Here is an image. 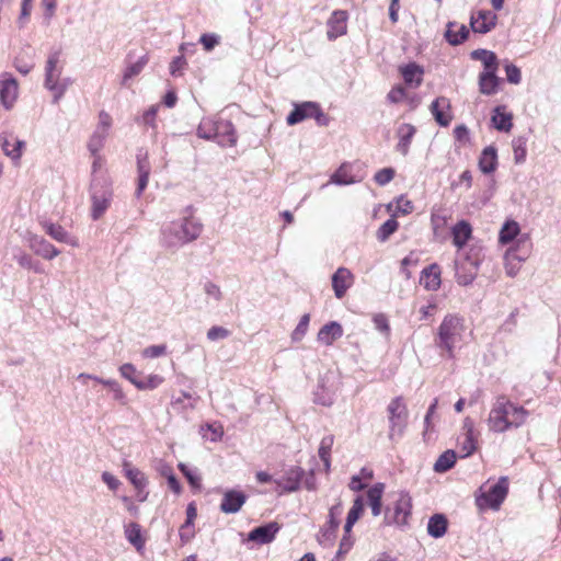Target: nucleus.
<instances>
[{
  "instance_id": "1",
  "label": "nucleus",
  "mask_w": 561,
  "mask_h": 561,
  "mask_svg": "<svg viewBox=\"0 0 561 561\" xmlns=\"http://www.w3.org/2000/svg\"><path fill=\"white\" fill-rule=\"evenodd\" d=\"M528 417V411L505 397H499L493 403L486 420L492 433H504L522 426Z\"/></svg>"
},
{
  "instance_id": "2",
  "label": "nucleus",
  "mask_w": 561,
  "mask_h": 561,
  "mask_svg": "<svg viewBox=\"0 0 561 561\" xmlns=\"http://www.w3.org/2000/svg\"><path fill=\"white\" fill-rule=\"evenodd\" d=\"M203 225L192 214L172 220L161 228V243L168 249H179L194 240L202 233Z\"/></svg>"
},
{
  "instance_id": "3",
  "label": "nucleus",
  "mask_w": 561,
  "mask_h": 561,
  "mask_svg": "<svg viewBox=\"0 0 561 561\" xmlns=\"http://www.w3.org/2000/svg\"><path fill=\"white\" fill-rule=\"evenodd\" d=\"M466 332L465 320L456 314H447L437 328L436 345L446 352L449 358L455 356V350L462 343Z\"/></svg>"
},
{
  "instance_id": "4",
  "label": "nucleus",
  "mask_w": 561,
  "mask_h": 561,
  "mask_svg": "<svg viewBox=\"0 0 561 561\" xmlns=\"http://www.w3.org/2000/svg\"><path fill=\"white\" fill-rule=\"evenodd\" d=\"M64 62L59 53L51 54L45 67V88L53 92V102L58 103L67 89L71 85L70 78H61Z\"/></svg>"
},
{
  "instance_id": "5",
  "label": "nucleus",
  "mask_w": 561,
  "mask_h": 561,
  "mask_svg": "<svg viewBox=\"0 0 561 561\" xmlns=\"http://www.w3.org/2000/svg\"><path fill=\"white\" fill-rule=\"evenodd\" d=\"M389 438L400 437L408 424V408L401 397L392 399L388 407Z\"/></svg>"
},
{
  "instance_id": "6",
  "label": "nucleus",
  "mask_w": 561,
  "mask_h": 561,
  "mask_svg": "<svg viewBox=\"0 0 561 561\" xmlns=\"http://www.w3.org/2000/svg\"><path fill=\"white\" fill-rule=\"evenodd\" d=\"M411 497L409 494L400 492L397 494V499L393 506H389L385 512V523L387 525L403 526L408 523L411 515Z\"/></svg>"
},
{
  "instance_id": "7",
  "label": "nucleus",
  "mask_w": 561,
  "mask_h": 561,
  "mask_svg": "<svg viewBox=\"0 0 561 561\" xmlns=\"http://www.w3.org/2000/svg\"><path fill=\"white\" fill-rule=\"evenodd\" d=\"M507 492V478L502 477L494 485L477 499V503L481 508L499 510Z\"/></svg>"
},
{
  "instance_id": "8",
  "label": "nucleus",
  "mask_w": 561,
  "mask_h": 561,
  "mask_svg": "<svg viewBox=\"0 0 561 561\" xmlns=\"http://www.w3.org/2000/svg\"><path fill=\"white\" fill-rule=\"evenodd\" d=\"M19 95L16 80L9 73H3L0 78V101L2 105L10 110Z\"/></svg>"
},
{
  "instance_id": "9",
  "label": "nucleus",
  "mask_w": 561,
  "mask_h": 561,
  "mask_svg": "<svg viewBox=\"0 0 561 561\" xmlns=\"http://www.w3.org/2000/svg\"><path fill=\"white\" fill-rule=\"evenodd\" d=\"M304 471L299 467L287 469L283 476L275 479L274 482L279 488V493L295 492L299 489Z\"/></svg>"
},
{
  "instance_id": "10",
  "label": "nucleus",
  "mask_w": 561,
  "mask_h": 561,
  "mask_svg": "<svg viewBox=\"0 0 561 561\" xmlns=\"http://www.w3.org/2000/svg\"><path fill=\"white\" fill-rule=\"evenodd\" d=\"M247 501V495L239 490H227L224 492L220 503V511L225 514L238 513Z\"/></svg>"
},
{
  "instance_id": "11",
  "label": "nucleus",
  "mask_w": 561,
  "mask_h": 561,
  "mask_svg": "<svg viewBox=\"0 0 561 561\" xmlns=\"http://www.w3.org/2000/svg\"><path fill=\"white\" fill-rule=\"evenodd\" d=\"M513 242L514 244L505 253V259L516 260L518 263L526 261L531 253V242L529 236L522 234Z\"/></svg>"
},
{
  "instance_id": "12",
  "label": "nucleus",
  "mask_w": 561,
  "mask_h": 561,
  "mask_svg": "<svg viewBox=\"0 0 561 561\" xmlns=\"http://www.w3.org/2000/svg\"><path fill=\"white\" fill-rule=\"evenodd\" d=\"M214 138L222 147L234 146L237 144V135L231 122L221 119L215 122Z\"/></svg>"
},
{
  "instance_id": "13",
  "label": "nucleus",
  "mask_w": 561,
  "mask_h": 561,
  "mask_svg": "<svg viewBox=\"0 0 561 561\" xmlns=\"http://www.w3.org/2000/svg\"><path fill=\"white\" fill-rule=\"evenodd\" d=\"M354 276L350 270L340 267L332 276V287L336 298H342L353 285Z\"/></svg>"
},
{
  "instance_id": "14",
  "label": "nucleus",
  "mask_w": 561,
  "mask_h": 561,
  "mask_svg": "<svg viewBox=\"0 0 561 561\" xmlns=\"http://www.w3.org/2000/svg\"><path fill=\"white\" fill-rule=\"evenodd\" d=\"M113 192L110 187H106L101 194H92V207L91 216L93 220L100 219L111 205Z\"/></svg>"
},
{
  "instance_id": "15",
  "label": "nucleus",
  "mask_w": 561,
  "mask_h": 561,
  "mask_svg": "<svg viewBox=\"0 0 561 561\" xmlns=\"http://www.w3.org/2000/svg\"><path fill=\"white\" fill-rule=\"evenodd\" d=\"M347 13L339 10L334 11L328 21V37L334 39L346 33L347 25Z\"/></svg>"
},
{
  "instance_id": "16",
  "label": "nucleus",
  "mask_w": 561,
  "mask_h": 561,
  "mask_svg": "<svg viewBox=\"0 0 561 561\" xmlns=\"http://www.w3.org/2000/svg\"><path fill=\"white\" fill-rule=\"evenodd\" d=\"M399 72L401 73L405 84L412 88L420 87L423 81L424 70L415 62L400 66Z\"/></svg>"
},
{
  "instance_id": "17",
  "label": "nucleus",
  "mask_w": 561,
  "mask_h": 561,
  "mask_svg": "<svg viewBox=\"0 0 561 561\" xmlns=\"http://www.w3.org/2000/svg\"><path fill=\"white\" fill-rule=\"evenodd\" d=\"M1 146L4 154L14 162H18L22 156L25 144L12 134H4L1 136Z\"/></svg>"
},
{
  "instance_id": "18",
  "label": "nucleus",
  "mask_w": 561,
  "mask_h": 561,
  "mask_svg": "<svg viewBox=\"0 0 561 561\" xmlns=\"http://www.w3.org/2000/svg\"><path fill=\"white\" fill-rule=\"evenodd\" d=\"M123 472L136 491L141 493L147 488L149 483L147 476L129 461L123 462Z\"/></svg>"
},
{
  "instance_id": "19",
  "label": "nucleus",
  "mask_w": 561,
  "mask_h": 561,
  "mask_svg": "<svg viewBox=\"0 0 561 561\" xmlns=\"http://www.w3.org/2000/svg\"><path fill=\"white\" fill-rule=\"evenodd\" d=\"M496 15L490 11H480L471 16V27L476 33H488L495 26Z\"/></svg>"
},
{
  "instance_id": "20",
  "label": "nucleus",
  "mask_w": 561,
  "mask_h": 561,
  "mask_svg": "<svg viewBox=\"0 0 561 561\" xmlns=\"http://www.w3.org/2000/svg\"><path fill=\"white\" fill-rule=\"evenodd\" d=\"M279 530V526L277 523H270L264 526H260L254 528L249 533V540L255 541L257 543H268L273 541L275 535Z\"/></svg>"
},
{
  "instance_id": "21",
  "label": "nucleus",
  "mask_w": 561,
  "mask_h": 561,
  "mask_svg": "<svg viewBox=\"0 0 561 561\" xmlns=\"http://www.w3.org/2000/svg\"><path fill=\"white\" fill-rule=\"evenodd\" d=\"M31 249L46 260H53L59 255V250L42 237L34 236L30 239Z\"/></svg>"
},
{
  "instance_id": "22",
  "label": "nucleus",
  "mask_w": 561,
  "mask_h": 561,
  "mask_svg": "<svg viewBox=\"0 0 561 561\" xmlns=\"http://www.w3.org/2000/svg\"><path fill=\"white\" fill-rule=\"evenodd\" d=\"M150 163L148 161L147 153L144 156L138 154L137 157V172H138V180H137V188H136V196L140 197L142 192L148 185L149 182V175H150Z\"/></svg>"
},
{
  "instance_id": "23",
  "label": "nucleus",
  "mask_w": 561,
  "mask_h": 561,
  "mask_svg": "<svg viewBox=\"0 0 561 561\" xmlns=\"http://www.w3.org/2000/svg\"><path fill=\"white\" fill-rule=\"evenodd\" d=\"M449 107V100L444 96L436 99L431 105L432 114L442 126H447L451 121Z\"/></svg>"
},
{
  "instance_id": "24",
  "label": "nucleus",
  "mask_w": 561,
  "mask_h": 561,
  "mask_svg": "<svg viewBox=\"0 0 561 561\" xmlns=\"http://www.w3.org/2000/svg\"><path fill=\"white\" fill-rule=\"evenodd\" d=\"M343 335L342 325L335 321L327 323L318 332L317 339L323 345H332Z\"/></svg>"
},
{
  "instance_id": "25",
  "label": "nucleus",
  "mask_w": 561,
  "mask_h": 561,
  "mask_svg": "<svg viewBox=\"0 0 561 561\" xmlns=\"http://www.w3.org/2000/svg\"><path fill=\"white\" fill-rule=\"evenodd\" d=\"M318 104L314 102H304L299 105H296L295 108L287 116L288 125H296L307 118H312L313 112L316 111Z\"/></svg>"
},
{
  "instance_id": "26",
  "label": "nucleus",
  "mask_w": 561,
  "mask_h": 561,
  "mask_svg": "<svg viewBox=\"0 0 561 561\" xmlns=\"http://www.w3.org/2000/svg\"><path fill=\"white\" fill-rule=\"evenodd\" d=\"M469 35V30L465 24L449 22L445 32L446 41L453 45L461 44Z\"/></svg>"
},
{
  "instance_id": "27",
  "label": "nucleus",
  "mask_w": 561,
  "mask_h": 561,
  "mask_svg": "<svg viewBox=\"0 0 561 561\" xmlns=\"http://www.w3.org/2000/svg\"><path fill=\"white\" fill-rule=\"evenodd\" d=\"M415 127L411 124H401L398 127L397 135L399 138V141L397 144V149L400 153L405 156L409 152V148L412 141V138L415 135Z\"/></svg>"
},
{
  "instance_id": "28",
  "label": "nucleus",
  "mask_w": 561,
  "mask_h": 561,
  "mask_svg": "<svg viewBox=\"0 0 561 561\" xmlns=\"http://www.w3.org/2000/svg\"><path fill=\"white\" fill-rule=\"evenodd\" d=\"M497 167V151L493 146L483 149L479 158V169L484 174H490Z\"/></svg>"
},
{
  "instance_id": "29",
  "label": "nucleus",
  "mask_w": 561,
  "mask_h": 561,
  "mask_svg": "<svg viewBox=\"0 0 561 561\" xmlns=\"http://www.w3.org/2000/svg\"><path fill=\"white\" fill-rule=\"evenodd\" d=\"M44 228L46 233L56 241L67 243L73 248L79 247L78 238L70 236L61 226L55 224H46Z\"/></svg>"
},
{
  "instance_id": "30",
  "label": "nucleus",
  "mask_w": 561,
  "mask_h": 561,
  "mask_svg": "<svg viewBox=\"0 0 561 561\" xmlns=\"http://www.w3.org/2000/svg\"><path fill=\"white\" fill-rule=\"evenodd\" d=\"M451 234L454 244L461 249L471 238L472 228L468 221L461 220L453 227Z\"/></svg>"
},
{
  "instance_id": "31",
  "label": "nucleus",
  "mask_w": 561,
  "mask_h": 561,
  "mask_svg": "<svg viewBox=\"0 0 561 561\" xmlns=\"http://www.w3.org/2000/svg\"><path fill=\"white\" fill-rule=\"evenodd\" d=\"M500 78L496 70L483 71L479 77L480 92L486 95L494 94L497 91Z\"/></svg>"
},
{
  "instance_id": "32",
  "label": "nucleus",
  "mask_w": 561,
  "mask_h": 561,
  "mask_svg": "<svg viewBox=\"0 0 561 561\" xmlns=\"http://www.w3.org/2000/svg\"><path fill=\"white\" fill-rule=\"evenodd\" d=\"M420 283L428 290H437L440 286V272L437 265L425 268Z\"/></svg>"
},
{
  "instance_id": "33",
  "label": "nucleus",
  "mask_w": 561,
  "mask_h": 561,
  "mask_svg": "<svg viewBox=\"0 0 561 561\" xmlns=\"http://www.w3.org/2000/svg\"><path fill=\"white\" fill-rule=\"evenodd\" d=\"M492 124L497 130L508 131L512 128V115L504 106H497L492 115Z\"/></svg>"
},
{
  "instance_id": "34",
  "label": "nucleus",
  "mask_w": 561,
  "mask_h": 561,
  "mask_svg": "<svg viewBox=\"0 0 561 561\" xmlns=\"http://www.w3.org/2000/svg\"><path fill=\"white\" fill-rule=\"evenodd\" d=\"M519 232L520 228L518 222L514 220H508L503 225L500 231L499 241L502 244H508L513 242L515 239H517L519 236H522Z\"/></svg>"
},
{
  "instance_id": "35",
  "label": "nucleus",
  "mask_w": 561,
  "mask_h": 561,
  "mask_svg": "<svg viewBox=\"0 0 561 561\" xmlns=\"http://www.w3.org/2000/svg\"><path fill=\"white\" fill-rule=\"evenodd\" d=\"M471 58L480 60L484 66V71L497 70V58L493 51L486 49H476L471 53Z\"/></svg>"
},
{
  "instance_id": "36",
  "label": "nucleus",
  "mask_w": 561,
  "mask_h": 561,
  "mask_svg": "<svg viewBox=\"0 0 561 561\" xmlns=\"http://www.w3.org/2000/svg\"><path fill=\"white\" fill-rule=\"evenodd\" d=\"M447 519L442 514L432 516L427 524V533L434 538H440L446 534Z\"/></svg>"
},
{
  "instance_id": "37",
  "label": "nucleus",
  "mask_w": 561,
  "mask_h": 561,
  "mask_svg": "<svg viewBox=\"0 0 561 561\" xmlns=\"http://www.w3.org/2000/svg\"><path fill=\"white\" fill-rule=\"evenodd\" d=\"M125 537L138 551L145 546V540L141 536L140 526L137 523H129L124 529Z\"/></svg>"
},
{
  "instance_id": "38",
  "label": "nucleus",
  "mask_w": 561,
  "mask_h": 561,
  "mask_svg": "<svg viewBox=\"0 0 561 561\" xmlns=\"http://www.w3.org/2000/svg\"><path fill=\"white\" fill-rule=\"evenodd\" d=\"M363 511H364L363 500L360 497H357L354 501L353 506H352V508L350 510V512L347 514L346 523H345V526H344V530H345L346 534L351 533L352 527L359 519Z\"/></svg>"
},
{
  "instance_id": "39",
  "label": "nucleus",
  "mask_w": 561,
  "mask_h": 561,
  "mask_svg": "<svg viewBox=\"0 0 561 561\" xmlns=\"http://www.w3.org/2000/svg\"><path fill=\"white\" fill-rule=\"evenodd\" d=\"M334 438L332 435L325 436L321 439L319 447V457L322 460L327 471L330 470V453L333 446Z\"/></svg>"
},
{
  "instance_id": "40",
  "label": "nucleus",
  "mask_w": 561,
  "mask_h": 561,
  "mask_svg": "<svg viewBox=\"0 0 561 561\" xmlns=\"http://www.w3.org/2000/svg\"><path fill=\"white\" fill-rule=\"evenodd\" d=\"M456 461V454L453 450H447L442 454L434 465V470L436 472H445L449 470Z\"/></svg>"
},
{
  "instance_id": "41",
  "label": "nucleus",
  "mask_w": 561,
  "mask_h": 561,
  "mask_svg": "<svg viewBox=\"0 0 561 561\" xmlns=\"http://www.w3.org/2000/svg\"><path fill=\"white\" fill-rule=\"evenodd\" d=\"M164 381V378L158 374H150L145 379H139L136 383L138 390H153L160 387Z\"/></svg>"
},
{
  "instance_id": "42",
  "label": "nucleus",
  "mask_w": 561,
  "mask_h": 561,
  "mask_svg": "<svg viewBox=\"0 0 561 561\" xmlns=\"http://www.w3.org/2000/svg\"><path fill=\"white\" fill-rule=\"evenodd\" d=\"M101 385L108 388L113 393V399L122 404L126 403V393L122 386L115 379H104Z\"/></svg>"
},
{
  "instance_id": "43",
  "label": "nucleus",
  "mask_w": 561,
  "mask_h": 561,
  "mask_svg": "<svg viewBox=\"0 0 561 561\" xmlns=\"http://www.w3.org/2000/svg\"><path fill=\"white\" fill-rule=\"evenodd\" d=\"M477 449V439L474 435L465 434L459 442V453L461 457H468Z\"/></svg>"
},
{
  "instance_id": "44",
  "label": "nucleus",
  "mask_w": 561,
  "mask_h": 561,
  "mask_svg": "<svg viewBox=\"0 0 561 561\" xmlns=\"http://www.w3.org/2000/svg\"><path fill=\"white\" fill-rule=\"evenodd\" d=\"M108 134L94 129L92 136L90 137V140L88 142V149L91 153H98L103 148L105 139L107 138Z\"/></svg>"
},
{
  "instance_id": "45",
  "label": "nucleus",
  "mask_w": 561,
  "mask_h": 561,
  "mask_svg": "<svg viewBox=\"0 0 561 561\" xmlns=\"http://www.w3.org/2000/svg\"><path fill=\"white\" fill-rule=\"evenodd\" d=\"M399 227L398 221L392 216L383 222L377 231V239L381 242L386 241Z\"/></svg>"
},
{
  "instance_id": "46",
  "label": "nucleus",
  "mask_w": 561,
  "mask_h": 561,
  "mask_svg": "<svg viewBox=\"0 0 561 561\" xmlns=\"http://www.w3.org/2000/svg\"><path fill=\"white\" fill-rule=\"evenodd\" d=\"M148 61V58L146 56L139 58L135 64L130 65L124 72L123 76V84H126V82L131 79L133 77H136L141 72L144 67L146 66Z\"/></svg>"
},
{
  "instance_id": "47",
  "label": "nucleus",
  "mask_w": 561,
  "mask_h": 561,
  "mask_svg": "<svg viewBox=\"0 0 561 561\" xmlns=\"http://www.w3.org/2000/svg\"><path fill=\"white\" fill-rule=\"evenodd\" d=\"M203 289L208 302H219L222 299L221 289L217 284L213 282H206Z\"/></svg>"
},
{
  "instance_id": "48",
  "label": "nucleus",
  "mask_w": 561,
  "mask_h": 561,
  "mask_svg": "<svg viewBox=\"0 0 561 561\" xmlns=\"http://www.w3.org/2000/svg\"><path fill=\"white\" fill-rule=\"evenodd\" d=\"M310 316L308 313H305L301 318L299 323L297 324L296 329L291 333V340L294 342L301 341L304 336L306 335L309 327Z\"/></svg>"
},
{
  "instance_id": "49",
  "label": "nucleus",
  "mask_w": 561,
  "mask_h": 561,
  "mask_svg": "<svg viewBox=\"0 0 561 561\" xmlns=\"http://www.w3.org/2000/svg\"><path fill=\"white\" fill-rule=\"evenodd\" d=\"M513 153L515 163H523L526 159L527 150H526V141L523 138H517L513 140Z\"/></svg>"
},
{
  "instance_id": "50",
  "label": "nucleus",
  "mask_w": 561,
  "mask_h": 561,
  "mask_svg": "<svg viewBox=\"0 0 561 561\" xmlns=\"http://www.w3.org/2000/svg\"><path fill=\"white\" fill-rule=\"evenodd\" d=\"M118 371L123 378L127 379L135 387L136 383L139 382V378L137 377L138 371L133 364H123L122 366H119Z\"/></svg>"
},
{
  "instance_id": "51",
  "label": "nucleus",
  "mask_w": 561,
  "mask_h": 561,
  "mask_svg": "<svg viewBox=\"0 0 561 561\" xmlns=\"http://www.w3.org/2000/svg\"><path fill=\"white\" fill-rule=\"evenodd\" d=\"M215 122L211 119H203L197 128V135L204 139L214 138Z\"/></svg>"
},
{
  "instance_id": "52",
  "label": "nucleus",
  "mask_w": 561,
  "mask_h": 561,
  "mask_svg": "<svg viewBox=\"0 0 561 561\" xmlns=\"http://www.w3.org/2000/svg\"><path fill=\"white\" fill-rule=\"evenodd\" d=\"M353 547V540L350 536V534L345 533V536L342 538L339 550L335 554V557L331 561H342L344 556L352 549Z\"/></svg>"
},
{
  "instance_id": "53",
  "label": "nucleus",
  "mask_w": 561,
  "mask_h": 561,
  "mask_svg": "<svg viewBox=\"0 0 561 561\" xmlns=\"http://www.w3.org/2000/svg\"><path fill=\"white\" fill-rule=\"evenodd\" d=\"M167 354V345H150L141 351L144 358H157Z\"/></svg>"
},
{
  "instance_id": "54",
  "label": "nucleus",
  "mask_w": 561,
  "mask_h": 561,
  "mask_svg": "<svg viewBox=\"0 0 561 561\" xmlns=\"http://www.w3.org/2000/svg\"><path fill=\"white\" fill-rule=\"evenodd\" d=\"M413 209H414L413 203L410 199H408L405 196H400L396 201V210L392 216H396L398 214L408 215V214L412 213Z\"/></svg>"
},
{
  "instance_id": "55",
  "label": "nucleus",
  "mask_w": 561,
  "mask_h": 561,
  "mask_svg": "<svg viewBox=\"0 0 561 561\" xmlns=\"http://www.w3.org/2000/svg\"><path fill=\"white\" fill-rule=\"evenodd\" d=\"M330 182L337 185H346L353 183L354 180L348 175L346 170L341 167L332 174Z\"/></svg>"
},
{
  "instance_id": "56",
  "label": "nucleus",
  "mask_w": 561,
  "mask_h": 561,
  "mask_svg": "<svg viewBox=\"0 0 561 561\" xmlns=\"http://www.w3.org/2000/svg\"><path fill=\"white\" fill-rule=\"evenodd\" d=\"M382 493H383V484L382 483H377L374 486H371L367 492L368 504L369 505L380 504Z\"/></svg>"
},
{
  "instance_id": "57",
  "label": "nucleus",
  "mask_w": 561,
  "mask_h": 561,
  "mask_svg": "<svg viewBox=\"0 0 561 561\" xmlns=\"http://www.w3.org/2000/svg\"><path fill=\"white\" fill-rule=\"evenodd\" d=\"M112 123H113L112 116L107 112L101 111L99 113L98 125H96L95 129L108 134L110 129L112 127Z\"/></svg>"
},
{
  "instance_id": "58",
  "label": "nucleus",
  "mask_w": 561,
  "mask_h": 561,
  "mask_svg": "<svg viewBox=\"0 0 561 561\" xmlns=\"http://www.w3.org/2000/svg\"><path fill=\"white\" fill-rule=\"evenodd\" d=\"M405 98V89L402 85L393 87L387 94V100L393 104L402 102Z\"/></svg>"
},
{
  "instance_id": "59",
  "label": "nucleus",
  "mask_w": 561,
  "mask_h": 561,
  "mask_svg": "<svg viewBox=\"0 0 561 561\" xmlns=\"http://www.w3.org/2000/svg\"><path fill=\"white\" fill-rule=\"evenodd\" d=\"M394 170L392 168H383L375 174V181L383 186L388 184L394 176Z\"/></svg>"
},
{
  "instance_id": "60",
  "label": "nucleus",
  "mask_w": 561,
  "mask_h": 561,
  "mask_svg": "<svg viewBox=\"0 0 561 561\" xmlns=\"http://www.w3.org/2000/svg\"><path fill=\"white\" fill-rule=\"evenodd\" d=\"M341 514H342V505H341V503H337V504L333 505L330 508V512H329V526H331L333 530H336V528L340 525V516H341Z\"/></svg>"
},
{
  "instance_id": "61",
  "label": "nucleus",
  "mask_w": 561,
  "mask_h": 561,
  "mask_svg": "<svg viewBox=\"0 0 561 561\" xmlns=\"http://www.w3.org/2000/svg\"><path fill=\"white\" fill-rule=\"evenodd\" d=\"M506 78L510 83L518 84L522 80V73L518 67L513 64L505 66Z\"/></svg>"
},
{
  "instance_id": "62",
  "label": "nucleus",
  "mask_w": 561,
  "mask_h": 561,
  "mask_svg": "<svg viewBox=\"0 0 561 561\" xmlns=\"http://www.w3.org/2000/svg\"><path fill=\"white\" fill-rule=\"evenodd\" d=\"M229 334L230 332L224 327L215 325L207 331V339L210 341H218L228 337Z\"/></svg>"
},
{
  "instance_id": "63",
  "label": "nucleus",
  "mask_w": 561,
  "mask_h": 561,
  "mask_svg": "<svg viewBox=\"0 0 561 561\" xmlns=\"http://www.w3.org/2000/svg\"><path fill=\"white\" fill-rule=\"evenodd\" d=\"M178 467L181 470V472L185 476V478L187 479L188 483L192 486H194V488L199 486L201 478L198 476H196L192 470H190L186 465L180 462Z\"/></svg>"
},
{
  "instance_id": "64",
  "label": "nucleus",
  "mask_w": 561,
  "mask_h": 561,
  "mask_svg": "<svg viewBox=\"0 0 561 561\" xmlns=\"http://www.w3.org/2000/svg\"><path fill=\"white\" fill-rule=\"evenodd\" d=\"M373 321H374L375 328L378 331H380L387 335L389 334L390 327L388 323V319L385 314H382V313L375 314L373 318Z\"/></svg>"
}]
</instances>
